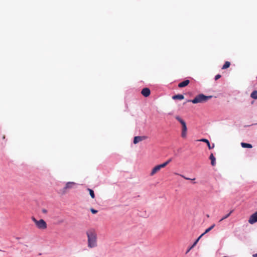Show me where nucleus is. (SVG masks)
<instances>
[{"mask_svg": "<svg viewBox=\"0 0 257 257\" xmlns=\"http://www.w3.org/2000/svg\"><path fill=\"white\" fill-rule=\"evenodd\" d=\"M86 234L87 237V245L89 248H94L97 246V233L93 228L88 229Z\"/></svg>", "mask_w": 257, "mask_h": 257, "instance_id": "f257e3e1", "label": "nucleus"}, {"mask_svg": "<svg viewBox=\"0 0 257 257\" xmlns=\"http://www.w3.org/2000/svg\"><path fill=\"white\" fill-rule=\"evenodd\" d=\"M212 96H206L203 94H199L196 96L195 98L191 100H188V102H191L194 104L198 103H202L207 101L209 99L212 98Z\"/></svg>", "mask_w": 257, "mask_h": 257, "instance_id": "f03ea898", "label": "nucleus"}, {"mask_svg": "<svg viewBox=\"0 0 257 257\" xmlns=\"http://www.w3.org/2000/svg\"><path fill=\"white\" fill-rule=\"evenodd\" d=\"M32 219L39 229H45L47 228V223L44 219H41L38 220L34 217H32Z\"/></svg>", "mask_w": 257, "mask_h": 257, "instance_id": "7ed1b4c3", "label": "nucleus"}, {"mask_svg": "<svg viewBox=\"0 0 257 257\" xmlns=\"http://www.w3.org/2000/svg\"><path fill=\"white\" fill-rule=\"evenodd\" d=\"M248 221L250 224H253L257 222V211L250 215Z\"/></svg>", "mask_w": 257, "mask_h": 257, "instance_id": "20e7f679", "label": "nucleus"}, {"mask_svg": "<svg viewBox=\"0 0 257 257\" xmlns=\"http://www.w3.org/2000/svg\"><path fill=\"white\" fill-rule=\"evenodd\" d=\"M75 184V183L74 182H67L65 186L63 189V193H65L66 192V190L67 189L72 188L73 187V185H74Z\"/></svg>", "mask_w": 257, "mask_h": 257, "instance_id": "39448f33", "label": "nucleus"}, {"mask_svg": "<svg viewBox=\"0 0 257 257\" xmlns=\"http://www.w3.org/2000/svg\"><path fill=\"white\" fill-rule=\"evenodd\" d=\"M151 93L150 90L148 88H144L142 90L141 93L145 97H148Z\"/></svg>", "mask_w": 257, "mask_h": 257, "instance_id": "423d86ee", "label": "nucleus"}, {"mask_svg": "<svg viewBox=\"0 0 257 257\" xmlns=\"http://www.w3.org/2000/svg\"><path fill=\"white\" fill-rule=\"evenodd\" d=\"M200 141L206 143L207 145V146L208 147V149H210H210H212L214 147V144H212V145H211L210 144L209 141L207 139H202L201 140H200Z\"/></svg>", "mask_w": 257, "mask_h": 257, "instance_id": "0eeeda50", "label": "nucleus"}, {"mask_svg": "<svg viewBox=\"0 0 257 257\" xmlns=\"http://www.w3.org/2000/svg\"><path fill=\"white\" fill-rule=\"evenodd\" d=\"M189 82H190V81L189 80H184L183 81L179 83L178 87L180 88L184 87L186 86L187 85H188V84L189 83Z\"/></svg>", "mask_w": 257, "mask_h": 257, "instance_id": "6e6552de", "label": "nucleus"}, {"mask_svg": "<svg viewBox=\"0 0 257 257\" xmlns=\"http://www.w3.org/2000/svg\"><path fill=\"white\" fill-rule=\"evenodd\" d=\"M187 126H182V132H181V137L183 138H185L187 137Z\"/></svg>", "mask_w": 257, "mask_h": 257, "instance_id": "1a4fd4ad", "label": "nucleus"}, {"mask_svg": "<svg viewBox=\"0 0 257 257\" xmlns=\"http://www.w3.org/2000/svg\"><path fill=\"white\" fill-rule=\"evenodd\" d=\"M144 139V137L142 136H137L134 138V143L135 144H136L138 143L139 142L143 141Z\"/></svg>", "mask_w": 257, "mask_h": 257, "instance_id": "9d476101", "label": "nucleus"}, {"mask_svg": "<svg viewBox=\"0 0 257 257\" xmlns=\"http://www.w3.org/2000/svg\"><path fill=\"white\" fill-rule=\"evenodd\" d=\"M209 159L211 160V164L212 166H214L216 164V159L215 157L214 156L213 154H211L209 156Z\"/></svg>", "mask_w": 257, "mask_h": 257, "instance_id": "9b49d317", "label": "nucleus"}, {"mask_svg": "<svg viewBox=\"0 0 257 257\" xmlns=\"http://www.w3.org/2000/svg\"><path fill=\"white\" fill-rule=\"evenodd\" d=\"M160 166L159 165L156 166L152 170L150 175L151 176L154 175L156 173L160 170Z\"/></svg>", "mask_w": 257, "mask_h": 257, "instance_id": "f8f14e48", "label": "nucleus"}, {"mask_svg": "<svg viewBox=\"0 0 257 257\" xmlns=\"http://www.w3.org/2000/svg\"><path fill=\"white\" fill-rule=\"evenodd\" d=\"M175 118L182 124L183 127L184 126H187L185 121L183 120L179 116H176Z\"/></svg>", "mask_w": 257, "mask_h": 257, "instance_id": "ddd939ff", "label": "nucleus"}, {"mask_svg": "<svg viewBox=\"0 0 257 257\" xmlns=\"http://www.w3.org/2000/svg\"><path fill=\"white\" fill-rule=\"evenodd\" d=\"M175 118L182 124L183 127L184 126H187L185 121L183 120L179 116H176Z\"/></svg>", "mask_w": 257, "mask_h": 257, "instance_id": "4468645a", "label": "nucleus"}, {"mask_svg": "<svg viewBox=\"0 0 257 257\" xmlns=\"http://www.w3.org/2000/svg\"><path fill=\"white\" fill-rule=\"evenodd\" d=\"M172 98L174 100L179 99L182 100L184 98V96L183 94H177L173 96Z\"/></svg>", "mask_w": 257, "mask_h": 257, "instance_id": "2eb2a0df", "label": "nucleus"}, {"mask_svg": "<svg viewBox=\"0 0 257 257\" xmlns=\"http://www.w3.org/2000/svg\"><path fill=\"white\" fill-rule=\"evenodd\" d=\"M241 146L243 148H252V146L251 144L246 143H241Z\"/></svg>", "mask_w": 257, "mask_h": 257, "instance_id": "dca6fc26", "label": "nucleus"}, {"mask_svg": "<svg viewBox=\"0 0 257 257\" xmlns=\"http://www.w3.org/2000/svg\"><path fill=\"white\" fill-rule=\"evenodd\" d=\"M250 97L254 99H257V90H253L250 94Z\"/></svg>", "mask_w": 257, "mask_h": 257, "instance_id": "f3484780", "label": "nucleus"}, {"mask_svg": "<svg viewBox=\"0 0 257 257\" xmlns=\"http://www.w3.org/2000/svg\"><path fill=\"white\" fill-rule=\"evenodd\" d=\"M233 212V210H231L228 214H227L226 215H225V216H223L220 220H219V222H221L222 221V220L225 219L226 218H228L230 215V214L232 213Z\"/></svg>", "mask_w": 257, "mask_h": 257, "instance_id": "a211bd4d", "label": "nucleus"}, {"mask_svg": "<svg viewBox=\"0 0 257 257\" xmlns=\"http://www.w3.org/2000/svg\"><path fill=\"white\" fill-rule=\"evenodd\" d=\"M230 63L228 61H226L224 65H223L222 69H225L228 68L230 66Z\"/></svg>", "mask_w": 257, "mask_h": 257, "instance_id": "6ab92c4d", "label": "nucleus"}, {"mask_svg": "<svg viewBox=\"0 0 257 257\" xmlns=\"http://www.w3.org/2000/svg\"><path fill=\"white\" fill-rule=\"evenodd\" d=\"M215 226V224H212L210 227H209V228H207L205 231H204V232H203L202 234H203V235H204L205 234H206V233L208 232L209 231H210L212 229H213L214 226Z\"/></svg>", "mask_w": 257, "mask_h": 257, "instance_id": "aec40b11", "label": "nucleus"}, {"mask_svg": "<svg viewBox=\"0 0 257 257\" xmlns=\"http://www.w3.org/2000/svg\"><path fill=\"white\" fill-rule=\"evenodd\" d=\"M88 190L89 192V194H90V195L91 197V198H94L95 197V194H94V191L92 189H89V188L88 189Z\"/></svg>", "mask_w": 257, "mask_h": 257, "instance_id": "412c9836", "label": "nucleus"}, {"mask_svg": "<svg viewBox=\"0 0 257 257\" xmlns=\"http://www.w3.org/2000/svg\"><path fill=\"white\" fill-rule=\"evenodd\" d=\"M175 174L180 175V176H181L182 177L184 178L186 180H195V178L191 179V178H188V177H185L183 175H180V174H179L178 173H175Z\"/></svg>", "mask_w": 257, "mask_h": 257, "instance_id": "4be33fe9", "label": "nucleus"}, {"mask_svg": "<svg viewBox=\"0 0 257 257\" xmlns=\"http://www.w3.org/2000/svg\"><path fill=\"white\" fill-rule=\"evenodd\" d=\"M159 166H160V169L162 168H164L165 167V166H166V164L165 163V162L163 164H160V165H158Z\"/></svg>", "mask_w": 257, "mask_h": 257, "instance_id": "5701e85b", "label": "nucleus"}, {"mask_svg": "<svg viewBox=\"0 0 257 257\" xmlns=\"http://www.w3.org/2000/svg\"><path fill=\"white\" fill-rule=\"evenodd\" d=\"M90 211H91V212L93 214H95V213H96L98 212V211H97V210H95V209H93V208H91V209H90Z\"/></svg>", "mask_w": 257, "mask_h": 257, "instance_id": "b1692460", "label": "nucleus"}, {"mask_svg": "<svg viewBox=\"0 0 257 257\" xmlns=\"http://www.w3.org/2000/svg\"><path fill=\"white\" fill-rule=\"evenodd\" d=\"M203 234H201L198 238L197 239L195 240V241H196V243H197L198 242V241L199 240V239L203 236Z\"/></svg>", "mask_w": 257, "mask_h": 257, "instance_id": "393cba45", "label": "nucleus"}, {"mask_svg": "<svg viewBox=\"0 0 257 257\" xmlns=\"http://www.w3.org/2000/svg\"><path fill=\"white\" fill-rule=\"evenodd\" d=\"M221 77V75L220 74H217L215 76V80H217V79H218L219 78H220Z\"/></svg>", "mask_w": 257, "mask_h": 257, "instance_id": "a878e982", "label": "nucleus"}, {"mask_svg": "<svg viewBox=\"0 0 257 257\" xmlns=\"http://www.w3.org/2000/svg\"><path fill=\"white\" fill-rule=\"evenodd\" d=\"M172 161V159H169V160H168L166 162H165V163L166 164V165H167L170 162Z\"/></svg>", "mask_w": 257, "mask_h": 257, "instance_id": "bb28decb", "label": "nucleus"}, {"mask_svg": "<svg viewBox=\"0 0 257 257\" xmlns=\"http://www.w3.org/2000/svg\"><path fill=\"white\" fill-rule=\"evenodd\" d=\"M196 241H195L194 242V243L192 245V246L190 247V249H191L192 248H193L194 246H195V245L196 244Z\"/></svg>", "mask_w": 257, "mask_h": 257, "instance_id": "cd10ccee", "label": "nucleus"}, {"mask_svg": "<svg viewBox=\"0 0 257 257\" xmlns=\"http://www.w3.org/2000/svg\"><path fill=\"white\" fill-rule=\"evenodd\" d=\"M252 256H253V257H257V253H255V254H253L252 255Z\"/></svg>", "mask_w": 257, "mask_h": 257, "instance_id": "c85d7f7f", "label": "nucleus"}, {"mask_svg": "<svg viewBox=\"0 0 257 257\" xmlns=\"http://www.w3.org/2000/svg\"><path fill=\"white\" fill-rule=\"evenodd\" d=\"M42 211H43V212H44V213H46V212H47V210H46V209H43Z\"/></svg>", "mask_w": 257, "mask_h": 257, "instance_id": "c756f323", "label": "nucleus"}, {"mask_svg": "<svg viewBox=\"0 0 257 257\" xmlns=\"http://www.w3.org/2000/svg\"><path fill=\"white\" fill-rule=\"evenodd\" d=\"M190 249H190V248H189L187 250V251H186V253H188V252L190 251Z\"/></svg>", "mask_w": 257, "mask_h": 257, "instance_id": "7c9ffc66", "label": "nucleus"}]
</instances>
